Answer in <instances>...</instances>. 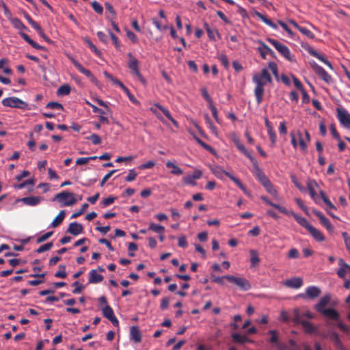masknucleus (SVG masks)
Listing matches in <instances>:
<instances>
[{
  "instance_id": "1",
  "label": "nucleus",
  "mask_w": 350,
  "mask_h": 350,
  "mask_svg": "<svg viewBox=\"0 0 350 350\" xmlns=\"http://www.w3.org/2000/svg\"><path fill=\"white\" fill-rule=\"evenodd\" d=\"M252 81L255 83L254 96L258 105L260 104L263 100L265 93L264 87L272 81V78L269 71L263 68L260 73L255 74L253 76Z\"/></svg>"
},
{
  "instance_id": "2",
  "label": "nucleus",
  "mask_w": 350,
  "mask_h": 350,
  "mask_svg": "<svg viewBox=\"0 0 350 350\" xmlns=\"http://www.w3.org/2000/svg\"><path fill=\"white\" fill-rule=\"evenodd\" d=\"M53 201H57L60 203V206H72L75 205L77 200L75 198V193L68 191H64L57 193L53 198Z\"/></svg>"
},
{
  "instance_id": "3",
  "label": "nucleus",
  "mask_w": 350,
  "mask_h": 350,
  "mask_svg": "<svg viewBox=\"0 0 350 350\" xmlns=\"http://www.w3.org/2000/svg\"><path fill=\"white\" fill-rule=\"evenodd\" d=\"M267 41L287 60L291 62L295 61L294 55H291L289 49L286 45L273 38H267Z\"/></svg>"
},
{
  "instance_id": "4",
  "label": "nucleus",
  "mask_w": 350,
  "mask_h": 350,
  "mask_svg": "<svg viewBox=\"0 0 350 350\" xmlns=\"http://www.w3.org/2000/svg\"><path fill=\"white\" fill-rule=\"evenodd\" d=\"M2 105L5 107L25 109L28 104L17 97H8L2 100Z\"/></svg>"
},
{
  "instance_id": "5",
  "label": "nucleus",
  "mask_w": 350,
  "mask_h": 350,
  "mask_svg": "<svg viewBox=\"0 0 350 350\" xmlns=\"http://www.w3.org/2000/svg\"><path fill=\"white\" fill-rule=\"evenodd\" d=\"M226 279L230 282L234 284L243 291H248L251 288L252 286L250 282L243 278L235 277L234 275H226Z\"/></svg>"
},
{
  "instance_id": "6",
  "label": "nucleus",
  "mask_w": 350,
  "mask_h": 350,
  "mask_svg": "<svg viewBox=\"0 0 350 350\" xmlns=\"http://www.w3.org/2000/svg\"><path fill=\"white\" fill-rule=\"evenodd\" d=\"M312 68L314 72L325 83L329 84L332 82V77L323 68L315 62L312 64Z\"/></svg>"
},
{
  "instance_id": "7",
  "label": "nucleus",
  "mask_w": 350,
  "mask_h": 350,
  "mask_svg": "<svg viewBox=\"0 0 350 350\" xmlns=\"http://www.w3.org/2000/svg\"><path fill=\"white\" fill-rule=\"evenodd\" d=\"M337 118L342 125L345 127H350V115L346 109L340 107L336 109Z\"/></svg>"
},
{
  "instance_id": "8",
  "label": "nucleus",
  "mask_w": 350,
  "mask_h": 350,
  "mask_svg": "<svg viewBox=\"0 0 350 350\" xmlns=\"http://www.w3.org/2000/svg\"><path fill=\"white\" fill-rule=\"evenodd\" d=\"M128 56L130 58L128 63V67L133 75H136L141 81H144L143 77L139 70L138 60L132 55L131 53H129Z\"/></svg>"
},
{
  "instance_id": "9",
  "label": "nucleus",
  "mask_w": 350,
  "mask_h": 350,
  "mask_svg": "<svg viewBox=\"0 0 350 350\" xmlns=\"http://www.w3.org/2000/svg\"><path fill=\"white\" fill-rule=\"evenodd\" d=\"M103 315L111 322L114 326H118L119 322L116 317L113 310L109 305H106L102 310Z\"/></svg>"
},
{
  "instance_id": "10",
  "label": "nucleus",
  "mask_w": 350,
  "mask_h": 350,
  "mask_svg": "<svg viewBox=\"0 0 350 350\" xmlns=\"http://www.w3.org/2000/svg\"><path fill=\"white\" fill-rule=\"evenodd\" d=\"M314 215L318 217L320 220L321 224L329 231H334V226L329 221V220L319 211L314 210Z\"/></svg>"
},
{
  "instance_id": "11",
  "label": "nucleus",
  "mask_w": 350,
  "mask_h": 350,
  "mask_svg": "<svg viewBox=\"0 0 350 350\" xmlns=\"http://www.w3.org/2000/svg\"><path fill=\"white\" fill-rule=\"evenodd\" d=\"M286 215H291L293 216L296 221L302 227L305 228L307 230L311 227V224L307 221V219L305 217H303L296 213H295L293 211H288L287 210V213H284Z\"/></svg>"
},
{
  "instance_id": "12",
  "label": "nucleus",
  "mask_w": 350,
  "mask_h": 350,
  "mask_svg": "<svg viewBox=\"0 0 350 350\" xmlns=\"http://www.w3.org/2000/svg\"><path fill=\"white\" fill-rule=\"evenodd\" d=\"M284 284L289 288L297 289L303 285V280L299 277H293L286 280Z\"/></svg>"
},
{
  "instance_id": "13",
  "label": "nucleus",
  "mask_w": 350,
  "mask_h": 350,
  "mask_svg": "<svg viewBox=\"0 0 350 350\" xmlns=\"http://www.w3.org/2000/svg\"><path fill=\"white\" fill-rule=\"evenodd\" d=\"M83 231V227L81 224H79L76 221L72 222L70 224L67 232L74 235L77 236L81 233H82Z\"/></svg>"
},
{
  "instance_id": "14",
  "label": "nucleus",
  "mask_w": 350,
  "mask_h": 350,
  "mask_svg": "<svg viewBox=\"0 0 350 350\" xmlns=\"http://www.w3.org/2000/svg\"><path fill=\"white\" fill-rule=\"evenodd\" d=\"M258 42L260 46L258 47V51L262 59H266V55L267 53H269L272 57L275 56L274 51L271 50L267 45L263 43L262 41H259Z\"/></svg>"
},
{
  "instance_id": "15",
  "label": "nucleus",
  "mask_w": 350,
  "mask_h": 350,
  "mask_svg": "<svg viewBox=\"0 0 350 350\" xmlns=\"http://www.w3.org/2000/svg\"><path fill=\"white\" fill-rule=\"evenodd\" d=\"M320 313L329 319L334 320L336 321L339 320L340 314L338 311L334 308H326Z\"/></svg>"
},
{
  "instance_id": "16",
  "label": "nucleus",
  "mask_w": 350,
  "mask_h": 350,
  "mask_svg": "<svg viewBox=\"0 0 350 350\" xmlns=\"http://www.w3.org/2000/svg\"><path fill=\"white\" fill-rule=\"evenodd\" d=\"M90 106L92 108L93 112L98 113L99 120H100V123H102V124H108L109 123V120H108L107 118L105 117L104 115L107 114V113H111V112H107V110H106V111H105L102 109H100L94 105H90Z\"/></svg>"
},
{
  "instance_id": "17",
  "label": "nucleus",
  "mask_w": 350,
  "mask_h": 350,
  "mask_svg": "<svg viewBox=\"0 0 350 350\" xmlns=\"http://www.w3.org/2000/svg\"><path fill=\"white\" fill-rule=\"evenodd\" d=\"M330 301V296L329 295H326L321 298L319 301L314 306V308L318 312H321L324 310V307L327 306Z\"/></svg>"
},
{
  "instance_id": "18",
  "label": "nucleus",
  "mask_w": 350,
  "mask_h": 350,
  "mask_svg": "<svg viewBox=\"0 0 350 350\" xmlns=\"http://www.w3.org/2000/svg\"><path fill=\"white\" fill-rule=\"evenodd\" d=\"M130 338L136 343L142 341V334L137 326H132L130 329Z\"/></svg>"
},
{
  "instance_id": "19",
  "label": "nucleus",
  "mask_w": 350,
  "mask_h": 350,
  "mask_svg": "<svg viewBox=\"0 0 350 350\" xmlns=\"http://www.w3.org/2000/svg\"><path fill=\"white\" fill-rule=\"evenodd\" d=\"M308 52L309 53L310 55H311L312 56L317 58L318 59H319L320 61H321L323 63H324L326 66H327L329 68L332 69V66L331 64V63L326 59L325 58V57L318 53L317 51H315L314 49L312 48H310L308 50Z\"/></svg>"
},
{
  "instance_id": "20",
  "label": "nucleus",
  "mask_w": 350,
  "mask_h": 350,
  "mask_svg": "<svg viewBox=\"0 0 350 350\" xmlns=\"http://www.w3.org/2000/svg\"><path fill=\"white\" fill-rule=\"evenodd\" d=\"M71 62L73 64L75 67L82 74L85 75L87 77L90 78L92 73L90 70L85 68L77 60L73 57L70 58Z\"/></svg>"
},
{
  "instance_id": "21",
  "label": "nucleus",
  "mask_w": 350,
  "mask_h": 350,
  "mask_svg": "<svg viewBox=\"0 0 350 350\" xmlns=\"http://www.w3.org/2000/svg\"><path fill=\"white\" fill-rule=\"evenodd\" d=\"M338 265L340 266V268L337 271V275L340 278H345L347 274L349 273V269L346 267V266L349 265L347 264L342 258L339 259Z\"/></svg>"
},
{
  "instance_id": "22",
  "label": "nucleus",
  "mask_w": 350,
  "mask_h": 350,
  "mask_svg": "<svg viewBox=\"0 0 350 350\" xmlns=\"http://www.w3.org/2000/svg\"><path fill=\"white\" fill-rule=\"evenodd\" d=\"M103 280V276L97 273V271L95 269H92L89 273V283L90 284H97L102 282Z\"/></svg>"
},
{
  "instance_id": "23",
  "label": "nucleus",
  "mask_w": 350,
  "mask_h": 350,
  "mask_svg": "<svg viewBox=\"0 0 350 350\" xmlns=\"http://www.w3.org/2000/svg\"><path fill=\"white\" fill-rule=\"evenodd\" d=\"M19 35L29 44H30L33 48L39 50H43L45 51L46 48L39 45L37 44L35 41H33L27 34H26L24 32H19Z\"/></svg>"
},
{
  "instance_id": "24",
  "label": "nucleus",
  "mask_w": 350,
  "mask_h": 350,
  "mask_svg": "<svg viewBox=\"0 0 350 350\" xmlns=\"http://www.w3.org/2000/svg\"><path fill=\"white\" fill-rule=\"evenodd\" d=\"M306 291L308 298L312 299L318 297L321 294L320 288L315 286H308Z\"/></svg>"
},
{
  "instance_id": "25",
  "label": "nucleus",
  "mask_w": 350,
  "mask_h": 350,
  "mask_svg": "<svg viewBox=\"0 0 350 350\" xmlns=\"http://www.w3.org/2000/svg\"><path fill=\"white\" fill-rule=\"evenodd\" d=\"M308 231L317 241L321 242L325 240V236L323 234V233L318 229L315 228L314 226H311Z\"/></svg>"
},
{
  "instance_id": "26",
  "label": "nucleus",
  "mask_w": 350,
  "mask_h": 350,
  "mask_svg": "<svg viewBox=\"0 0 350 350\" xmlns=\"http://www.w3.org/2000/svg\"><path fill=\"white\" fill-rule=\"evenodd\" d=\"M254 15L258 16L261 21H262L268 26L272 27L274 29H278V26L275 23H274L271 19L268 18L267 17H266L265 15L260 13L259 12L254 11Z\"/></svg>"
},
{
  "instance_id": "27",
  "label": "nucleus",
  "mask_w": 350,
  "mask_h": 350,
  "mask_svg": "<svg viewBox=\"0 0 350 350\" xmlns=\"http://www.w3.org/2000/svg\"><path fill=\"white\" fill-rule=\"evenodd\" d=\"M232 340L234 342L239 343V344H245L247 342H252V340L250 338H248L245 335H241L238 333H234L232 334Z\"/></svg>"
},
{
  "instance_id": "28",
  "label": "nucleus",
  "mask_w": 350,
  "mask_h": 350,
  "mask_svg": "<svg viewBox=\"0 0 350 350\" xmlns=\"http://www.w3.org/2000/svg\"><path fill=\"white\" fill-rule=\"evenodd\" d=\"M302 318H303L302 312H301L299 309L295 308L292 312L291 321L295 324H297V325L301 324L303 323V321H304V320H303Z\"/></svg>"
},
{
  "instance_id": "29",
  "label": "nucleus",
  "mask_w": 350,
  "mask_h": 350,
  "mask_svg": "<svg viewBox=\"0 0 350 350\" xmlns=\"http://www.w3.org/2000/svg\"><path fill=\"white\" fill-rule=\"evenodd\" d=\"M155 106L164 113V115L167 118V119L170 120L176 127H178V122L173 118L170 111L167 109L165 108L163 106L159 104H155Z\"/></svg>"
},
{
  "instance_id": "30",
  "label": "nucleus",
  "mask_w": 350,
  "mask_h": 350,
  "mask_svg": "<svg viewBox=\"0 0 350 350\" xmlns=\"http://www.w3.org/2000/svg\"><path fill=\"white\" fill-rule=\"evenodd\" d=\"M261 200H263L267 204L271 206L272 207L278 209L280 212L282 213H287V209L284 206H281L279 204H275L272 202L267 197L261 196Z\"/></svg>"
},
{
  "instance_id": "31",
  "label": "nucleus",
  "mask_w": 350,
  "mask_h": 350,
  "mask_svg": "<svg viewBox=\"0 0 350 350\" xmlns=\"http://www.w3.org/2000/svg\"><path fill=\"white\" fill-rule=\"evenodd\" d=\"M65 216H66L65 211H64V210L60 211L59 214L55 217V218L51 222V226L52 228H56V227L59 226L64 221Z\"/></svg>"
},
{
  "instance_id": "32",
  "label": "nucleus",
  "mask_w": 350,
  "mask_h": 350,
  "mask_svg": "<svg viewBox=\"0 0 350 350\" xmlns=\"http://www.w3.org/2000/svg\"><path fill=\"white\" fill-rule=\"evenodd\" d=\"M21 200L27 205L36 206L40 202L41 198L38 196H30L23 198Z\"/></svg>"
},
{
  "instance_id": "33",
  "label": "nucleus",
  "mask_w": 350,
  "mask_h": 350,
  "mask_svg": "<svg viewBox=\"0 0 350 350\" xmlns=\"http://www.w3.org/2000/svg\"><path fill=\"white\" fill-rule=\"evenodd\" d=\"M228 177L233 181L243 191V193L250 196V192L247 189V188L242 184L239 179L236 178L233 174H228Z\"/></svg>"
},
{
  "instance_id": "34",
  "label": "nucleus",
  "mask_w": 350,
  "mask_h": 350,
  "mask_svg": "<svg viewBox=\"0 0 350 350\" xmlns=\"http://www.w3.org/2000/svg\"><path fill=\"white\" fill-rule=\"evenodd\" d=\"M330 339L332 340V342H334V346L336 347V348L337 349H338V350H345V347L342 345V344L341 343V342L340 340V338H339V336H338V334L337 333L332 332L330 334Z\"/></svg>"
},
{
  "instance_id": "35",
  "label": "nucleus",
  "mask_w": 350,
  "mask_h": 350,
  "mask_svg": "<svg viewBox=\"0 0 350 350\" xmlns=\"http://www.w3.org/2000/svg\"><path fill=\"white\" fill-rule=\"evenodd\" d=\"M165 165L167 168L172 169L171 174L174 175H180L183 173V170H181L177 165L170 161H167Z\"/></svg>"
},
{
  "instance_id": "36",
  "label": "nucleus",
  "mask_w": 350,
  "mask_h": 350,
  "mask_svg": "<svg viewBox=\"0 0 350 350\" xmlns=\"http://www.w3.org/2000/svg\"><path fill=\"white\" fill-rule=\"evenodd\" d=\"M211 171L218 178H222L224 175L228 176V174H231L230 172L224 170L220 166H215L212 167Z\"/></svg>"
},
{
  "instance_id": "37",
  "label": "nucleus",
  "mask_w": 350,
  "mask_h": 350,
  "mask_svg": "<svg viewBox=\"0 0 350 350\" xmlns=\"http://www.w3.org/2000/svg\"><path fill=\"white\" fill-rule=\"evenodd\" d=\"M46 275V273H36V274H31L30 275L31 277H35V278H42L41 280H29L28 281V284L31 285V286H38L42 283L44 282V280L43 278L45 277Z\"/></svg>"
},
{
  "instance_id": "38",
  "label": "nucleus",
  "mask_w": 350,
  "mask_h": 350,
  "mask_svg": "<svg viewBox=\"0 0 350 350\" xmlns=\"http://www.w3.org/2000/svg\"><path fill=\"white\" fill-rule=\"evenodd\" d=\"M314 187H318L317 182L315 180H309L307 183V187L311 198L315 200L317 193L314 190Z\"/></svg>"
},
{
  "instance_id": "39",
  "label": "nucleus",
  "mask_w": 350,
  "mask_h": 350,
  "mask_svg": "<svg viewBox=\"0 0 350 350\" xmlns=\"http://www.w3.org/2000/svg\"><path fill=\"white\" fill-rule=\"evenodd\" d=\"M148 230L158 234H163L164 233L165 231V227L161 225L156 224L153 222H151L149 224Z\"/></svg>"
},
{
  "instance_id": "40",
  "label": "nucleus",
  "mask_w": 350,
  "mask_h": 350,
  "mask_svg": "<svg viewBox=\"0 0 350 350\" xmlns=\"http://www.w3.org/2000/svg\"><path fill=\"white\" fill-rule=\"evenodd\" d=\"M297 136H298V138H299V148L300 149L303 151V152H306L307 151V148H308V142L304 139V137L302 136L301 133L300 131H298L297 132Z\"/></svg>"
},
{
  "instance_id": "41",
  "label": "nucleus",
  "mask_w": 350,
  "mask_h": 350,
  "mask_svg": "<svg viewBox=\"0 0 350 350\" xmlns=\"http://www.w3.org/2000/svg\"><path fill=\"white\" fill-rule=\"evenodd\" d=\"M250 161L253 164L254 174L256 176V177L257 178H258L260 176H261V175H263L264 173L262 172L260 168L258 167V162L254 158H252V159H250Z\"/></svg>"
},
{
  "instance_id": "42",
  "label": "nucleus",
  "mask_w": 350,
  "mask_h": 350,
  "mask_svg": "<svg viewBox=\"0 0 350 350\" xmlns=\"http://www.w3.org/2000/svg\"><path fill=\"white\" fill-rule=\"evenodd\" d=\"M12 25L18 29L27 30V27L18 18H14L11 20Z\"/></svg>"
},
{
  "instance_id": "43",
  "label": "nucleus",
  "mask_w": 350,
  "mask_h": 350,
  "mask_svg": "<svg viewBox=\"0 0 350 350\" xmlns=\"http://www.w3.org/2000/svg\"><path fill=\"white\" fill-rule=\"evenodd\" d=\"M305 331L308 334L313 333L315 331L314 325L309 321H304L301 324Z\"/></svg>"
},
{
  "instance_id": "44",
  "label": "nucleus",
  "mask_w": 350,
  "mask_h": 350,
  "mask_svg": "<svg viewBox=\"0 0 350 350\" xmlns=\"http://www.w3.org/2000/svg\"><path fill=\"white\" fill-rule=\"evenodd\" d=\"M204 26L206 31V33H207V35H208V37L209 38V39L212 40H215V33L218 34V31L216 29H211V27H209V25H208L207 23H204Z\"/></svg>"
},
{
  "instance_id": "45",
  "label": "nucleus",
  "mask_w": 350,
  "mask_h": 350,
  "mask_svg": "<svg viewBox=\"0 0 350 350\" xmlns=\"http://www.w3.org/2000/svg\"><path fill=\"white\" fill-rule=\"evenodd\" d=\"M70 92V87L68 84L61 85L57 90L58 95H68Z\"/></svg>"
},
{
  "instance_id": "46",
  "label": "nucleus",
  "mask_w": 350,
  "mask_h": 350,
  "mask_svg": "<svg viewBox=\"0 0 350 350\" xmlns=\"http://www.w3.org/2000/svg\"><path fill=\"white\" fill-rule=\"evenodd\" d=\"M67 276L66 273V266L60 265L59 266V271L55 273V277L58 278H65Z\"/></svg>"
},
{
  "instance_id": "47",
  "label": "nucleus",
  "mask_w": 350,
  "mask_h": 350,
  "mask_svg": "<svg viewBox=\"0 0 350 350\" xmlns=\"http://www.w3.org/2000/svg\"><path fill=\"white\" fill-rule=\"evenodd\" d=\"M250 261L252 263V266H255L260 262V258L258 257V253L255 250L250 251Z\"/></svg>"
},
{
  "instance_id": "48",
  "label": "nucleus",
  "mask_w": 350,
  "mask_h": 350,
  "mask_svg": "<svg viewBox=\"0 0 350 350\" xmlns=\"http://www.w3.org/2000/svg\"><path fill=\"white\" fill-rule=\"evenodd\" d=\"M205 119H206V122L208 125V127L209 128V129L211 130V133L215 135H217V128L216 126L213 124V122H211L209 116L206 114L205 116Z\"/></svg>"
},
{
  "instance_id": "49",
  "label": "nucleus",
  "mask_w": 350,
  "mask_h": 350,
  "mask_svg": "<svg viewBox=\"0 0 350 350\" xmlns=\"http://www.w3.org/2000/svg\"><path fill=\"white\" fill-rule=\"evenodd\" d=\"M88 206H89V205L87 203H84L83 204H82L81 208L79 211L75 212L71 215V218L72 219L77 218V217H79L80 215H81L82 214H83L84 212L86 211V209L88 208Z\"/></svg>"
},
{
  "instance_id": "50",
  "label": "nucleus",
  "mask_w": 350,
  "mask_h": 350,
  "mask_svg": "<svg viewBox=\"0 0 350 350\" xmlns=\"http://www.w3.org/2000/svg\"><path fill=\"white\" fill-rule=\"evenodd\" d=\"M53 244L52 242L47 243L39 247L35 252L38 254L42 253L44 252L51 250Z\"/></svg>"
},
{
  "instance_id": "51",
  "label": "nucleus",
  "mask_w": 350,
  "mask_h": 350,
  "mask_svg": "<svg viewBox=\"0 0 350 350\" xmlns=\"http://www.w3.org/2000/svg\"><path fill=\"white\" fill-rule=\"evenodd\" d=\"M122 90L126 93L130 101L135 105H139V102L135 98L133 94L131 93L129 90L125 86Z\"/></svg>"
},
{
  "instance_id": "52",
  "label": "nucleus",
  "mask_w": 350,
  "mask_h": 350,
  "mask_svg": "<svg viewBox=\"0 0 350 350\" xmlns=\"http://www.w3.org/2000/svg\"><path fill=\"white\" fill-rule=\"evenodd\" d=\"M46 108L52 109H57V110H63L64 107L61 103H59L57 102H49L46 105Z\"/></svg>"
},
{
  "instance_id": "53",
  "label": "nucleus",
  "mask_w": 350,
  "mask_h": 350,
  "mask_svg": "<svg viewBox=\"0 0 350 350\" xmlns=\"http://www.w3.org/2000/svg\"><path fill=\"white\" fill-rule=\"evenodd\" d=\"M86 139L90 140L94 145H98L101 143L100 137L95 133H93L90 136L87 137Z\"/></svg>"
},
{
  "instance_id": "54",
  "label": "nucleus",
  "mask_w": 350,
  "mask_h": 350,
  "mask_svg": "<svg viewBox=\"0 0 350 350\" xmlns=\"http://www.w3.org/2000/svg\"><path fill=\"white\" fill-rule=\"evenodd\" d=\"M299 31L308 38H310V39L314 38V34L311 31H310L309 29H308L306 27L301 26V27L299 28Z\"/></svg>"
},
{
  "instance_id": "55",
  "label": "nucleus",
  "mask_w": 350,
  "mask_h": 350,
  "mask_svg": "<svg viewBox=\"0 0 350 350\" xmlns=\"http://www.w3.org/2000/svg\"><path fill=\"white\" fill-rule=\"evenodd\" d=\"M137 176V173L135 172L134 169L130 170L129 171L128 175L125 178V180L126 182H132L135 180Z\"/></svg>"
},
{
  "instance_id": "56",
  "label": "nucleus",
  "mask_w": 350,
  "mask_h": 350,
  "mask_svg": "<svg viewBox=\"0 0 350 350\" xmlns=\"http://www.w3.org/2000/svg\"><path fill=\"white\" fill-rule=\"evenodd\" d=\"M266 191L269 193L271 195L273 196L274 197L277 198L278 193V191L275 189L274 186L272 185L271 183H270L269 185L265 187Z\"/></svg>"
},
{
  "instance_id": "57",
  "label": "nucleus",
  "mask_w": 350,
  "mask_h": 350,
  "mask_svg": "<svg viewBox=\"0 0 350 350\" xmlns=\"http://www.w3.org/2000/svg\"><path fill=\"white\" fill-rule=\"evenodd\" d=\"M237 148L239 151L244 154L250 160L254 158L250 152L245 148V147L241 143L237 146Z\"/></svg>"
},
{
  "instance_id": "58",
  "label": "nucleus",
  "mask_w": 350,
  "mask_h": 350,
  "mask_svg": "<svg viewBox=\"0 0 350 350\" xmlns=\"http://www.w3.org/2000/svg\"><path fill=\"white\" fill-rule=\"evenodd\" d=\"M268 334L271 335L269 338V342L271 343H278V332L276 330H270L268 332Z\"/></svg>"
},
{
  "instance_id": "59",
  "label": "nucleus",
  "mask_w": 350,
  "mask_h": 350,
  "mask_svg": "<svg viewBox=\"0 0 350 350\" xmlns=\"http://www.w3.org/2000/svg\"><path fill=\"white\" fill-rule=\"evenodd\" d=\"M201 92L203 98L208 103V105L213 104V100L208 93V90L206 88L201 89Z\"/></svg>"
},
{
  "instance_id": "60",
  "label": "nucleus",
  "mask_w": 350,
  "mask_h": 350,
  "mask_svg": "<svg viewBox=\"0 0 350 350\" xmlns=\"http://www.w3.org/2000/svg\"><path fill=\"white\" fill-rule=\"evenodd\" d=\"M183 182L186 185H196V179L193 178V176L191 175H187L183 178Z\"/></svg>"
},
{
  "instance_id": "61",
  "label": "nucleus",
  "mask_w": 350,
  "mask_h": 350,
  "mask_svg": "<svg viewBox=\"0 0 350 350\" xmlns=\"http://www.w3.org/2000/svg\"><path fill=\"white\" fill-rule=\"evenodd\" d=\"M92 7L93 10L99 14H102L103 12V8L102 5L97 1H94L92 3Z\"/></svg>"
},
{
  "instance_id": "62",
  "label": "nucleus",
  "mask_w": 350,
  "mask_h": 350,
  "mask_svg": "<svg viewBox=\"0 0 350 350\" xmlns=\"http://www.w3.org/2000/svg\"><path fill=\"white\" fill-rule=\"evenodd\" d=\"M53 234V231L48 232L37 239V243H40L49 239Z\"/></svg>"
},
{
  "instance_id": "63",
  "label": "nucleus",
  "mask_w": 350,
  "mask_h": 350,
  "mask_svg": "<svg viewBox=\"0 0 350 350\" xmlns=\"http://www.w3.org/2000/svg\"><path fill=\"white\" fill-rule=\"evenodd\" d=\"M85 42L88 44V47L90 49V50L92 51H93L97 55H100V51L96 47V46L92 43V42L90 40L86 39Z\"/></svg>"
},
{
  "instance_id": "64",
  "label": "nucleus",
  "mask_w": 350,
  "mask_h": 350,
  "mask_svg": "<svg viewBox=\"0 0 350 350\" xmlns=\"http://www.w3.org/2000/svg\"><path fill=\"white\" fill-rule=\"evenodd\" d=\"M342 236L345 241V244L347 247V249L350 252V237L349 236L348 233L346 232H343L342 233Z\"/></svg>"
}]
</instances>
